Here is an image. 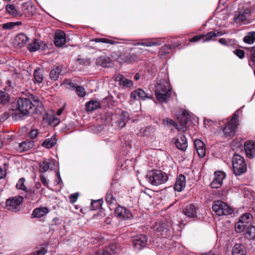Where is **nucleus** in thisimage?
Listing matches in <instances>:
<instances>
[{
    "mask_svg": "<svg viewBox=\"0 0 255 255\" xmlns=\"http://www.w3.org/2000/svg\"><path fill=\"white\" fill-rule=\"evenodd\" d=\"M245 150L248 157L253 158L255 156V142L253 141L246 142L245 143Z\"/></svg>",
    "mask_w": 255,
    "mask_h": 255,
    "instance_id": "nucleus-19",
    "label": "nucleus"
},
{
    "mask_svg": "<svg viewBox=\"0 0 255 255\" xmlns=\"http://www.w3.org/2000/svg\"><path fill=\"white\" fill-rule=\"evenodd\" d=\"M27 193L32 196V199H33L35 197H37V193H36L34 190H28V192Z\"/></svg>",
    "mask_w": 255,
    "mask_h": 255,
    "instance_id": "nucleus-60",
    "label": "nucleus"
},
{
    "mask_svg": "<svg viewBox=\"0 0 255 255\" xmlns=\"http://www.w3.org/2000/svg\"><path fill=\"white\" fill-rule=\"evenodd\" d=\"M130 98L133 100H136L137 97L140 99L144 100L146 99H150L152 98V95L149 93H146L144 91L141 89H137L130 94Z\"/></svg>",
    "mask_w": 255,
    "mask_h": 255,
    "instance_id": "nucleus-13",
    "label": "nucleus"
},
{
    "mask_svg": "<svg viewBox=\"0 0 255 255\" xmlns=\"http://www.w3.org/2000/svg\"><path fill=\"white\" fill-rule=\"evenodd\" d=\"M111 61L109 57L104 56H100L98 59V62L103 67H108Z\"/></svg>",
    "mask_w": 255,
    "mask_h": 255,
    "instance_id": "nucleus-37",
    "label": "nucleus"
},
{
    "mask_svg": "<svg viewBox=\"0 0 255 255\" xmlns=\"http://www.w3.org/2000/svg\"><path fill=\"white\" fill-rule=\"evenodd\" d=\"M66 43V34L62 31H57L55 33L54 44L57 47H61Z\"/></svg>",
    "mask_w": 255,
    "mask_h": 255,
    "instance_id": "nucleus-20",
    "label": "nucleus"
},
{
    "mask_svg": "<svg viewBox=\"0 0 255 255\" xmlns=\"http://www.w3.org/2000/svg\"><path fill=\"white\" fill-rule=\"evenodd\" d=\"M40 179L42 183L47 187H48V183L47 181L46 178L44 177V176L42 174L40 175Z\"/></svg>",
    "mask_w": 255,
    "mask_h": 255,
    "instance_id": "nucleus-58",
    "label": "nucleus"
},
{
    "mask_svg": "<svg viewBox=\"0 0 255 255\" xmlns=\"http://www.w3.org/2000/svg\"><path fill=\"white\" fill-rule=\"evenodd\" d=\"M205 35V38L203 39V41H208L212 39L213 37H216V35L214 31H210L206 33Z\"/></svg>",
    "mask_w": 255,
    "mask_h": 255,
    "instance_id": "nucleus-49",
    "label": "nucleus"
},
{
    "mask_svg": "<svg viewBox=\"0 0 255 255\" xmlns=\"http://www.w3.org/2000/svg\"><path fill=\"white\" fill-rule=\"evenodd\" d=\"M114 192L113 189L110 188L106 195V201L107 203L109 205V208L112 210V207L117 203L116 199L114 195Z\"/></svg>",
    "mask_w": 255,
    "mask_h": 255,
    "instance_id": "nucleus-22",
    "label": "nucleus"
},
{
    "mask_svg": "<svg viewBox=\"0 0 255 255\" xmlns=\"http://www.w3.org/2000/svg\"><path fill=\"white\" fill-rule=\"evenodd\" d=\"M255 41V31L249 32L244 38V41L248 44H252Z\"/></svg>",
    "mask_w": 255,
    "mask_h": 255,
    "instance_id": "nucleus-39",
    "label": "nucleus"
},
{
    "mask_svg": "<svg viewBox=\"0 0 255 255\" xmlns=\"http://www.w3.org/2000/svg\"><path fill=\"white\" fill-rule=\"evenodd\" d=\"M61 71L62 68L59 66H57L55 69H52L49 73L50 78L54 81L57 80Z\"/></svg>",
    "mask_w": 255,
    "mask_h": 255,
    "instance_id": "nucleus-33",
    "label": "nucleus"
},
{
    "mask_svg": "<svg viewBox=\"0 0 255 255\" xmlns=\"http://www.w3.org/2000/svg\"><path fill=\"white\" fill-rule=\"evenodd\" d=\"M137 58L138 57L136 54L132 53L128 55H121L119 59L121 62L129 63L135 61Z\"/></svg>",
    "mask_w": 255,
    "mask_h": 255,
    "instance_id": "nucleus-28",
    "label": "nucleus"
},
{
    "mask_svg": "<svg viewBox=\"0 0 255 255\" xmlns=\"http://www.w3.org/2000/svg\"><path fill=\"white\" fill-rule=\"evenodd\" d=\"M234 53L240 58L242 59L245 57V51L241 49H236Z\"/></svg>",
    "mask_w": 255,
    "mask_h": 255,
    "instance_id": "nucleus-53",
    "label": "nucleus"
},
{
    "mask_svg": "<svg viewBox=\"0 0 255 255\" xmlns=\"http://www.w3.org/2000/svg\"><path fill=\"white\" fill-rule=\"evenodd\" d=\"M21 8L23 13L28 17L32 15L35 10V7L31 1L23 3Z\"/></svg>",
    "mask_w": 255,
    "mask_h": 255,
    "instance_id": "nucleus-15",
    "label": "nucleus"
},
{
    "mask_svg": "<svg viewBox=\"0 0 255 255\" xmlns=\"http://www.w3.org/2000/svg\"><path fill=\"white\" fill-rule=\"evenodd\" d=\"M41 70L39 68H37L34 70L33 76L35 81L38 83H42L43 80V75L40 72Z\"/></svg>",
    "mask_w": 255,
    "mask_h": 255,
    "instance_id": "nucleus-40",
    "label": "nucleus"
},
{
    "mask_svg": "<svg viewBox=\"0 0 255 255\" xmlns=\"http://www.w3.org/2000/svg\"><path fill=\"white\" fill-rule=\"evenodd\" d=\"M77 94L80 97H83L86 95V91L82 86L77 85L75 89Z\"/></svg>",
    "mask_w": 255,
    "mask_h": 255,
    "instance_id": "nucleus-46",
    "label": "nucleus"
},
{
    "mask_svg": "<svg viewBox=\"0 0 255 255\" xmlns=\"http://www.w3.org/2000/svg\"><path fill=\"white\" fill-rule=\"evenodd\" d=\"M79 194L78 193H75L72 194L69 196V200L71 203H74L76 202L78 198Z\"/></svg>",
    "mask_w": 255,
    "mask_h": 255,
    "instance_id": "nucleus-51",
    "label": "nucleus"
},
{
    "mask_svg": "<svg viewBox=\"0 0 255 255\" xmlns=\"http://www.w3.org/2000/svg\"><path fill=\"white\" fill-rule=\"evenodd\" d=\"M171 95V88L167 81L162 80L156 85L155 95L160 103H167Z\"/></svg>",
    "mask_w": 255,
    "mask_h": 255,
    "instance_id": "nucleus-2",
    "label": "nucleus"
},
{
    "mask_svg": "<svg viewBox=\"0 0 255 255\" xmlns=\"http://www.w3.org/2000/svg\"><path fill=\"white\" fill-rule=\"evenodd\" d=\"M186 177L183 174H180L176 179L174 189L178 192L182 191L186 186Z\"/></svg>",
    "mask_w": 255,
    "mask_h": 255,
    "instance_id": "nucleus-18",
    "label": "nucleus"
},
{
    "mask_svg": "<svg viewBox=\"0 0 255 255\" xmlns=\"http://www.w3.org/2000/svg\"><path fill=\"white\" fill-rule=\"evenodd\" d=\"M232 165L234 173L240 176L247 170V165L245 159L241 155L235 154L232 157Z\"/></svg>",
    "mask_w": 255,
    "mask_h": 255,
    "instance_id": "nucleus-4",
    "label": "nucleus"
},
{
    "mask_svg": "<svg viewBox=\"0 0 255 255\" xmlns=\"http://www.w3.org/2000/svg\"><path fill=\"white\" fill-rule=\"evenodd\" d=\"M178 120L180 122V125L183 127L179 128V130H184L186 128V126L187 125L188 121V114L186 111H183L181 115H179L177 117Z\"/></svg>",
    "mask_w": 255,
    "mask_h": 255,
    "instance_id": "nucleus-25",
    "label": "nucleus"
},
{
    "mask_svg": "<svg viewBox=\"0 0 255 255\" xmlns=\"http://www.w3.org/2000/svg\"><path fill=\"white\" fill-rule=\"evenodd\" d=\"M205 38V35L204 34L197 35L195 36L194 37L190 39L189 41L190 42H197L199 41L200 39H203Z\"/></svg>",
    "mask_w": 255,
    "mask_h": 255,
    "instance_id": "nucleus-52",
    "label": "nucleus"
},
{
    "mask_svg": "<svg viewBox=\"0 0 255 255\" xmlns=\"http://www.w3.org/2000/svg\"><path fill=\"white\" fill-rule=\"evenodd\" d=\"M102 201L101 200H97L94 201H92L91 203V208L96 210L101 207L102 204Z\"/></svg>",
    "mask_w": 255,
    "mask_h": 255,
    "instance_id": "nucleus-47",
    "label": "nucleus"
},
{
    "mask_svg": "<svg viewBox=\"0 0 255 255\" xmlns=\"http://www.w3.org/2000/svg\"><path fill=\"white\" fill-rule=\"evenodd\" d=\"M147 180L152 185L158 186L165 183L168 179L167 174L160 170L149 171L146 175Z\"/></svg>",
    "mask_w": 255,
    "mask_h": 255,
    "instance_id": "nucleus-3",
    "label": "nucleus"
},
{
    "mask_svg": "<svg viewBox=\"0 0 255 255\" xmlns=\"http://www.w3.org/2000/svg\"><path fill=\"white\" fill-rule=\"evenodd\" d=\"M41 41L38 39H35L31 43L28 45L27 48L31 52H35L38 50L40 46Z\"/></svg>",
    "mask_w": 255,
    "mask_h": 255,
    "instance_id": "nucleus-35",
    "label": "nucleus"
},
{
    "mask_svg": "<svg viewBox=\"0 0 255 255\" xmlns=\"http://www.w3.org/2000/svg\"><path fill=\"white\" fill-rule=\"evenodd\" d=\"M43 106L39 98L30 94L28 98H19L12 102L9 111L12 118L15 120H21L30 114L36 112H41Z\"/></svg>",
    "mask_w": 255,
    "mask_h": 255,
    "instance_id": "nucleus-1",
    "label": "nucleus"
},
{
    "mask_svg": "<svg viewBox=\"0 0 255 255\" xmlns=\"http://www.w3.org/2000/svg\"><path fill=\"white\" fill-rule=\"evenodd\" d=\"M21 24V22L19 21L16 22H9L2 24V27L3 29H10L15 26L20 25Z\"/></svg>",
    "mask_w": 255,
    "mask_h": 255,
    "instance_id": "nucleus-44",
    "label": "nucleus"
},
{
    "mask_svg": "<svg viewBox=\"0 0 255 255\" xmlns=\"http://www.w3.org/2000/svg\"><path fill=\"white\" fill-rule=\"evenodd\" d=\"M213 211L218 215H228L233 212L232 209L221 200L215 201L212 205Z\"/></svg>",
    "mask_w": 255,
    "mask_h": 255,
    "instance_id": "nucleus-5",
    "label": "nucleus"
},
{
    "mask_svg": "<svg viewBox=\"0 0 255 255\" xmlns=\"http://www.w3.org/2000/svg\"><path fill=\"white\" fill-rule=\"evenodd\" d=\"M6 9L8 13L11 15L15 17L18 15V12L13 4H7Z\"/></svg>",
    "mask_w": 255,
    "mask_h": 255,
    "instance_id": "nucleus-42",
    "label": "nucleus"
},
{
    "mask_svg": "<svg viewBox=\"0 0 255 255\" xmlns=\"http://www.w3.org/2000/svg\"><path fill=\"white\" fill-rule=\"evenodd\" d=\"M197 208L193 204H188L183 209V214L187 217L196 218Z\"/></svg>",
    "mask_w": 255,
    "mask_h": 255,
    "instance_id": "nucleus-17",
    "label": "nucleus"
},
{
    "mask_svg": "<svg viewBox=\"0 0 255 255\" xmlns=\"http://www.w3.org/2000/svg\"><path fill=\"white\" fill-rule=\"evenodd\" d=\"M214 31L215 33L216 37H217L218 36H222L225 33L224 31H223L222 30H214Z\"/></svg>",
    "mask_w": 255,
    "mask_h": 255,
    "instance_id": "nucleus-64",
    "label": "nucleus"
},
{
    "mask_svg": "<svg viewBox=\"0 0 255 255\" xmlns=\"http://www.w3.org/2000/svg\"><path fill=\"white\" fill-rule=\"evenodd\" d=\"M99 102L96 101H91L85 105V108L88 111L92 112L100 107Z\"/></svg>",
    "mask_w": 255,
    "mask_h": 255,
    "instance_id": "nucleus-32",
    "label": "nucleus"
},
{
    "mask_svg": "<svg viewBox=\"0 0 255 255\" xmlns=\"http://www.w3.org/2000/svg\"><path fill=\"white\" fill-rule=\"evenodd\" d=\"M163 123L164 126H172L179 129L178 125L173 120L168 118H165L163 120Z\"/></svg>",
    "mask_w": 255,
    "mask_h": 255,
    "instance_id": "nucleus-45",
    "label": "nucleus"
},
{
    "mask_svg": "<svg viewBox=\"0 0 255 255\" xmlns=\"http://www.w3.org/2000/svg\"><path fill=\"white\" fill-rule=\"evenodd\" d=\"M172 45H164L161 47V50L164 53H169V50L172 47Z\"/></svg>",
    "mask_w": 255,
    "mask_h": 255,
    "instance_id": "nucleus-54",
    "label": "nucleus"
},
{
    "mask_svg": "<svg viewBox=\"0 0 255 255\" xmlns=\"http://www.w3.org/2000/svg\"><path fill=\"white\" fill-rule=\"evenodd\" d=\"M129 119V114L127 112H123L120 115L119 126L124 128L126 126V122Z\"/></svg>",
    "mask_w": 255,
    "mask_h": 255,
    "instance_id": "nucleus-30",
    "label": "nucleus"
},
{
    "mask_svg": "<svg viewBox=\"0 0 255 255\" xmlns=\"http://www.w3.org/2000/svg\"><path fill=\"white\" fill-rule=\"evenodd\" d=\"M250 60L255 65V46L250 50Z\"/></svg>",
    "mask_w": 255,
    "mask_h": 255,
    "instance_id": "nucleus-50",
    "label": "nucleus"
},
{
    "mask_svg": "<svg viewBox=\"0 0 255 255\" xmlns=\"http://www.w3.org/2000/svg\"><path fill=\"white\" fill-rule=\"evenodd\" d=\"M245 236L249 240L255 239V226L252 225L246 227Z\"/></svg>",
    "mask_w": 255,
    "mask_h": 255,
    "instance_id": "nucleus-27",
    "label": "nucleus"
},
{
    "mask_svg": "<svg viewBox=\"0 0 255 255\" xmlns=\"http://www.w3.org/2000/svg\"><path fill=\"white\" fill-rule=\"evenodd\" d=\"M52 165L51 162L45 161L39 164V171L40 172H45L48 169L52 168Z\"/></svg>",
    "mask_w": 255,
    "mask_h": 255,
    "instance_id": "nucleus-36",
    "label": "nucleus"
},
{
    "mask_svg": "<svg viewBox=\"0 0 255 255\" xmlns=\"http://www.w3.org/2000/svg\"><path fill=\"white\" fill-rule=\"evenodd\" d=\"M253 217L250 213H245L241 216L238 221L235 225V229L237 232L241 233L246 229V227L251 225Z\"/></svg>",
    "mask_w": 255,
    "mask_h": 255,
    "instance_id": "nucleus-6",
    "label": "nucleus"
},
{
    "mask_svg": "<svg viewBox=\"0 0 255 255\" xmlns=\"http://www.w3.org/2000/svg\"><path fill=\"white\" fill-rule=\"evenodd\" d=\"M115 80L119 82V86L124 88H131L133 86V82L127 79L122 75L119 74L116 76Z\"/></svg>",
    "mask_w": 255,
    "mask_h": 255,
    "instance_id": "nucleus-16",
    "label": "nucleus"
},
{
    "mask_svg": "<svg viewBox=\"0 0 255 255\" xmlns=\"http://www.w3.org/2000/svg\"><path fill=\"white\" fill-rule=\"evenodd\" d=\"M232 255H247L244 246L241 244H236L232 252Z\"/></svg>",
    "mask_w": 255,
    "mask_h": 255,
    "instance_id": "nucleus-24",
    "label": "nucleus"
},
{
    "mask_svg": "<svg viewBox=\"0 0 255 255\" xmlns=\"http://www.w3.org/2000/svg\"><path fill=\"white\" fill-rule=\"evenodd\" d=\"M202 255H219L218 253L214 251H210L208 253L203 254Z\"/></svg>",
    "mask_w": 255,
    "mask_h": 255,
    "instance_id": "nucleus-63",
    "label": "nucleus"
},
{
    "mask_svg": "<svg viewBox=\"0 0 255 255\" xmlns=\"http://www.w3.org/2000/svg\"><path fill=\"white\" fill-rule=\"evenodd\" d=\"M47 253V250L44 248H42L34 253V255H44Z\"/></svg>",
    "mask_w": 255,
    "mask_h": 255,
    "instance_id": "nucleus-56",
    "label": "nucleus"
},
{
    "mask_svg": "<svg viewBox=\"0 0 255 255\" xmlns=\"http://www.w3.org/2000/svg\"><path fill=\"white\" fill-rule=\"evenodd\" d=\"M96 42H102L104 43L110 44L112 45H115L117 44L118 42L116 41L112 40L108 38H96L93 40Z\"/></svg>",
    "mask_w": 255,
    "mask_h": 255,
    "instance_id": "nucleus-43",
    "label": "nucleus"
},
{
    "mask_svg": "<svg viewBox=\"0 0 255 255\" xmlns=\"http://www.w3.org/2000/svg\"><path fill=\"white\" fill-rule=\"evenodd\" d=\"M34 146L33 141L26 140L21 143H15L13 148L20 152H24L29 150Z\"/></svg>",
    "mask_w": 255,
    "mask_h": 255,
    "instance_id": "nucleus-10",
    "label": "nucleus"
},
{
    "mask_svg": "<svg viewBox=\"0 0 255 255\" xmlns=\"http://www.w3.org/2000/svg\"><path fill=\"white\" fill-rule=\"evenodd\" d=\"M28 40L27 36L23 33L17 34L14 39V44L17 47H21L26 44Z\"/></svg>",
    "mask_w": 255,
    "mask_h": 255,
    "instance_id": "nucleus-23",
    "label": "nucleus"
},
{
    "mask_svg": "<svg viewBox=\"0 0 255 255\" xmlns=\"http://www.w3.org/2000/svg\"><path fill=\"white\" fill-rule=\"evenodd\" d=\"M219 42L223 45L226 46L228 45L227 39H226L225 38H222L219 39Z\"/></svg>",
    "mask_w": 255,
    "mask_h": 255,
    "instance_id": "nucleus-62",
    "label": "nucleus"
},
{
    "mask_svg": "<svg viewBox=\"0 0 255 255\" xmlns=\"http://www.w3.org/2000/svg\"><path fill=\"white\" fill-rule=\"evenodd\" d=\"M250 11L249 9H246L243 12H240L238 16L234 18V21L236 23H241L245 21L250 16Z\"/></svg>",
    "mask_w": 255,
    "mask_h": 255,
    "instance_id": "nucleus-29",
    "label": "nucleus"
},
{
    "mask_svg": "<svg viewBox=\"0 0 255 255\" xmlns=\"http://www.w3.org/2000/svg\"><path fill=\"white\" fill-rule=\"evenodd\" d=\"M147 242V238L145 235H138L133 239L132 245L135 250L140 251L146 247Z\"/></svg>",
    "mask_w": 255,
    "mask_h": 255,
    "instance_id": "nucleus-8",
    "label": "nucleus"
},
{
    "mask_svg": "<svg viewBox=\"0 0 255 255\" xmlns=\"http://www.w3.org/2000/svg\"><path fill=\"white\" fill-rule=\"evenodd\" d=\"M239 117V112L238 111H236L233 115L232 119L230 121H233V123H237V120Z\"/></svg>",
    "mask_w": 255,
    "mask_h": 255,
    "instance_id": "nucleus-57",
    "label": "nucleus"
},
{
    "mask_svg": "<svg viewBox=\"0 0 255 255\" xmlns=\"http://www.w3.org/2000/svg\"><path fill=\"white\" fill-rule=\"evenodd\" d=\"M194 144L199 156L203 157L206 153V147L204 143L200 139H196L194 140Z\"/></svg>",
    "mask_w": 255,
    "mask_h": 255,
    "instance_id": "nucleus-21",
    "label": "nucleus"
},
{
    "mask_svg": "<svg viewBox=\"0 0 255 255\" xmlns=\"http://www.w3.org/2000/svg\"><path fill=\"white\" fill-rule=\"evenodd\" d=\"M174 144L178 149L184 151L187 147V141L185 136L183 134H179L174 139Z\"/></svg>",
    "mask_w": 255,
    "mask_h": 255,
    "instance_id": "nucleus-14",
    "label": "nucleus"
},
{
    "mask_svg": "<svg viewBox=\"0 0 255 255\" xmlns=\"http://www.w3.org/2000/svg\"><path fill=\"white\" fill-rule=\"evenodd\" d=\"M10 97L6 92L0 91V104L5 105L9 103Z\"/></svg>",
    "mask_w": 255,
    "mask_h": 255,
    "instance_id": "nucleus-38",
    "label": "nucleus"
},
{
    "mask_svg": "<svg viewBox=\"0 0 255 255\" xmlns=\"http://www.w3.org/2000/svg\"><path fill=\"white\" fill-rule=\"evenodd\" d=\"M233 121H229L223 128V131L225 136H233L235 135L237 123H234Z\"/></svg>",
    "mask_w": 255,
    "mask_h": 255,
    "instance_id": "nucleus-12",
    "label": "nucleus"
},
{
    "mask_svg": "<svg viewBox=\"0 0 255 255\" xmlns=\"http://www.w3.org/2000/svg\"><path fill=\"white\" fill-rule=\"evenodd\" d=\"M94 255H111L108 251H102L96 253Z\"/></svg>",
    "mask_w": 255,
    "mask_h": 255,
    "instance_id": "nucleus-61",
    "label": "nucleus"
},
{
    "mask_svg": "<svg viewBox=\"0 0 255 255\" xmlns=\"http://www.w3.org/2000/svg\"><path fill=\"white\" fill-rule=\"evenodd\" d=\"M38 134V130L36 129H32L29 133L28 136L30 138H35Z\"/></svg>",
    "mask_w": 255,
    "mask_h": 255,
    "instance_id": "nucleus-55",
    "label": "nucleus"
},
{
    "mask_svg": "<svg viewBox=\"0 0 255 255\" xmlns=\"http://www.w3.org/2000/svg\"><path fill=\"white\" fill-rule=\"evenodd\" d=\"M25 181V179L24 178H20L16 183V187L18 189H20L25 191V192H28V189L24 184Z\"/></svg>",
    "mask_w": 255,
    "mask_h": 255,
    "instance_id": "nucleus-41",
    "label": "nucleus"
},
{
    "mask_svg": "<svg viewBox=\"0 0 255 255\" xmlns=\"http://www.w3.org/2000/svg\"><path fill=\"white\" fill-rule=\"evenodd\" d=\"M56 135H53L51 138L46 139L42 143V146L47 148H52L56 143Z\"/></svg>",
    "mask_w": 255,
    "mask_h": 255,
    "instance_id": "nucleus-31",
    "label": "nucleus"
},
{
    "mask_svg": "<svg viewBox=\"0 0 255 255\" xmlns=\"http://www.w3.org/2000/svg\"><path fill=\"white\" fill-rule=\"evenodd\" d=\"M63 85H65L66 88L69 89H75V87H76V85L74 83L71 82L69 80L65 79L63 83Z\"/></svg>",
    "mask_w": 255,
    "mask_h": 255,
    "instance_id": "nucleus-48",
    "label": "nucleus"
},
{
    "mask_svg": "<svg viewBox=\"0 0 255 255\" xmlns=\"http://www.w3.org/2000/svg\"><path fill=\"white\" fill-rule=\"evenodd\" d=\"M9 116V114L8 113H3L1 115V117H0L1 121L4 122V121H5L6 119H8Z\"/></svg>",
    "mask_w": 255,
    "mask_h": 255,
    "instance_id": "nucleus-59",
    "label": "nucleus"
},
{
    "mask_svg": "<svg viewBox=\"0 0 255 255\" xmlns=\"http://www.w3.org/2000/svg\"><path fill=\"white\" fill-rule=\"evenodd\" d=\"M214 175L215 176L211 183L210 186L212 188H220L223 184V179L226 177V174L222 171H216Z\"/></svg>",
    "mask_w": 255,
    "mask_h": 255,
    "instance_id": "nucleus-11",
    "label": "nucleus"
},
{
    "mask_svg": "<svg viewBox=\"0 0 255 255\" xmlns=\"http://www.w3.org/2000/svg\"><path fill=\"white\" fill-rule=\"evenodd\" d=\"M48 212V209L46 207L37 208L33 211L32 216L33 218H40L45 215Z\"/></svg>",
    "mask_w": 255,
    "mask_h": 255,
    "instance_id": "nucleus-26",
    "label": "nucleus"
},
{
    "mask_svg": "<svg viewBox=\"0 0 255 255\" xmlns=\"http://www.w3.org/2000/svg\"><path fill=\"white\" fill-rule=\"evenodd\" d=\"M115 215L116 217L123 219L132 218V215L128 209L119 205L115 209Z\"/></svg>",
    "mask_w": 255,
    "mask_h": 255,
    "instance_id": "nucleus-9",
    "label": "nucleus"
},
{
    "mask_svg": "<svg viewBox=\"0 0 255 255\" xmlns=\"http://www.w3.org/2000/svg\"><path fill=\"white\" fill-rule=\"evenodd\" d=\"M22 201L23 197L20 196L10 198L6 201V207L8 210L16 211L18 210L19 205Z\"/></svg>",
    "mask_w": 255,
    "mask_h": 255,
    "instance_id": "nucleus-7",
    "label": "nucleus"
},
{
    "mask_svg": "<svg viewBox=\"0 0 255 255\" xmlns=\"http://www.w3.org/2000/svg\"><path fill=\"white\" fill-rule=\"evenodd\" d=\"M143 40L142 43L144 46L151 47L161 44L157 39H145Z\"/></svg>",
    "mask_w": 255,
    "mask_h": 255,
    "instance_id": "nucleus-34",
    "label": "nucleus"
}]
</instances>
